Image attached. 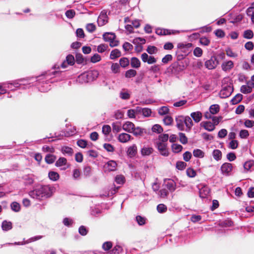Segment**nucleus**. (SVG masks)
<instances>
[{"label": "nucleus", "mask_w": 254, "mask_h": 254, "mask_svg": "<svg viewBox=\"0 0 254 254\" xmlns=\"http://www.w3.org/2000/svg\"><path fill=\"white\" fill-rule=\"evenodd\" d=\"M49 179L53 181H57L60 177L59 174L55 171H50L48 174Z\"/></svg>", "instance_id": "nucleus-32"}, {"label": "nucleus", "mask_w": 254, "mask_h": 254, "mask_svg": "<svg viewBox=\"0 0 254 254\" xmlns=\"http://www.w3.org/2000/svg\"><path fill=\"white\" fill-rule=\"evenodd\" d=\"M185 125L186 127L190 129L193 125L192 121L190 117L189 116H185Z\"/></svg>", "instance_id": "nucleus-37"}, {"label": "nucleus", "mask_w": 254, "mask_h": 254, "mask_svg": "<svg viewBox=\"0 0 254 254\" xmlns=\"http://www.w3.org/2000/svg\"><path fill=\"white\" fill-rule=\"evenodd\" d=\"M131 138V136L126 133H122L118 136V140L122 143H126Z\"/></svg>", "instance_id": "nucleus-21"}, {"label": "nucleus", "mask_w": 254, "mask_h": 254, "mask_svg": "<svg viewBox=\"0 0 254 254\" xmlns=\"http://www.w3.org/2000/svg\"><path fill=\"white\" fill-rule=\"evenodd\" d=\"M193 155L195 157L202 158L204 156V153L199 149H195L193 151Z\"/></svg>", "instance_id": "nucleus-39"}, {"label": "nucleus", "mask_w": 254, "mask_h": 254, "mask_svg": "<svg viewBox=\"0 0 254 254\" xmlns=\"http://www.w3.org/2000/svg\"><path fill=\"white\" fill-rule=\"evenodd\" d=\"M129 93L125 90H123L120 93V97L123 100H127L130 98Z\"/></svg>", "instance_id": "nucleus-44"}, {"label": "nucleus", "mask_w": 254, "mask_h": 254, "mask_svg": "<svg viewBox=\"0 0 254 254\" xmlns=\"http://www.w3.org/2000/svg\"><path fill=\"white\" fill-rule=\"evenodd\" d=\"M117 163L115 161L110 160L104 165V168L108 171H114L116 170Z\"/></svg>", "instance_id": "nucleus-15"}, {"label": "nucleus", "mask_w": 254, "mask_h": 254, "mask_svg": "<svg viewBox=\"0 0 254 254\" xmlns=\"http://www.w3.org/2000/svg\"><path fill=\"white\" fill-rule=\"evenodd\" d=\"M153 151V149L150 147H143L141 150V155L143 156H148L150 155Z\"/></svg>", "instance_id": "nucleus-27"}, {"label": "nucleus", "mask_w": 254, "mask_h": 254, "mask_svg": "<svg viewBox=\"0 0 254 254\" xmlns=\"http://www.w3.org/2000/svg\"><path fill=\"white\" fill-rule=\"evenodd\" d=\"M63 223L67 227H71L73 223V220L71 218H64L63 219Z\"/></svg>", "instance_id": "nucleus-55"}, {"label": "nucleus", "mask_w": 254, "mask_h": 254, "mask_svg": "<svg viewBox=\"0 0 254 254\" xmlns=\"http://www.w3.org/2000/svg\"><path fill=\"white\" fill-rule=\"evenodd\" d=\"M140 62L136 57H132L130 60V65L133 68H138L140 66Z\"/></svg>", "instance_id": "nucleus-26"}, {"label": "nucleus", "mask_w": 254, "mask_h": 254, "mask_svg": "<svg viewBox=\"0 0 254 254\" xmlns=\"http://www.w3.org/2000/svg\"><path fill=\"white\" fill-rule=\"evenodd\" d=\"M227 56L230 58H236L238 56V54L233 52L231 48H227L225 50Z\"/></svg>", "instance_id": "nucleus-50"}, {"label": "nucleus", "mask_w": 254, "mask_h": 254, "mask_svg": "<svg viewBox=\"0 0 254 254\" xmlns=\"http://www.w3.org/2000/svg\"><path fill=\"white\" fill-rule=\"evenodd\" d=\"M203 127L209 131H212L215 129V126L210 122H206L204 123Z\"/></svg>", "instance_id": "nucleus-34"}, {"label": "nucleus", "mask_w": 254, "mask_h": 254, "mask_svg": "<svg viewBox=\"0 0 254 254\" xmlns=\"http://www.w3.org/2000/svg\"><path fill=\"white\" fill-rule=\"evenodd\" d=\"M137 109H139V111L141 110L142 114L144 117H148L151 116L152 112L151 109L147 108H141L140 107H137Z\"/></svg>", "instance_id": "nucleus-36"}, {"label": "nucleus", "mask_w": 254, "mask_h": 254, "mask_svg": "<svg viewBox=\"0 0 254 254\" xmlns=\"http://www.w3.org/2000/svg\"><path fill=\"white\" fill-rule=\"evenodd\" d=\"M190 117L195 123H198L202 118V114L200 112H193L190 114Z\"/></svg>", "instance_id": "nucleus-25"}, {"label": "nucleus", "mask_w": 254, "mask_h": 254, "mask_svg": "<svg viewBox=\"0 0 254 254\" xmlns=\"http://www.w3.org/2000/svg\"><path fill=\"white\" fill-rule=\"evenodd\" d=\"M233 169V165L230 163H225L221 166V173L225 176H229Z\"/></svg>", "instance_id": "nucleus-10"}, {"label": "nucleus", "mask_w": 254, "mask_h": 254, "mask_svg": "<svg viewBox=\"0 0 254 254\" xmlns=\"http://www.w3.org/2000/svg\"><path fill=\"white\" fill-rule=\"evenodd\" d=\"M241 92L244 94H248L251 93L252 90L249 86L248 85H244L241 87Z\"/></svg>", "instance_id": "nucleus-53"}, {"label": "nucleus", "mask_w": 254, "mask_h": 254, "mask_svg": "<svg viewBox=\"0 0 254 254\" xmlns=\"http://www.w3.org/2000/svg\"><path fill=\"white\" fill-rule=\"evenodd\" d=\"M158 194L161 198H166L168 195L169 192L166 189H162L160 190Z\"/></svg>", "instance_id": "nucleus-63"}, {"label": "nucleus", "mask_w": 254, "mask_h": 254, "mask_svg": "<svg viewBox=\"0 0 254 254\" xmlns=\"http://www.w3.org/2000/svg\"><path fill=\"white\" fill-rule=\"evenodd\" d=\"M212 155L215 160L219 161L221 159L222 152L220 150L215 149L212 152Z\"/></svg>", "instance_id": "nucleus-35"}, {"label": "nucleus", "mask_w": 254, "mask_h": 254, "mask_svg": "<svg viewBox=\"0 0 254 254\" xmlns=\"http://www.w3.org/2000/svg\"><path fill=\"white\" fill-rule=\"evenodd\" d=\"M179 135L180 138V141L182 144H185L188 143V138L187 137L185 133L180 132L179 133Z\"/></svg>", "instance_id": "nucleus-54"}, {"label": "nucleus", "mask_w": 254, "mask_h": 254, "mask_svg": "<svg viewBox=\"0 0 254 254\" xmlns=\"http://www.w3.org/2000/svg\"><path fill=\"white\" fill-rule=\"evenodd\" d=\"M199 190V196L202 198H206L210 193V189L207 186H202Z\"/></svg>", "instance_id": "nucleus-13"}, {"label": "nucleus", "mask_w": 254, "mask_h": 254, "mask_svg": "<svg viewBox=\"0 0 254 254\" xmlns=\"http://www.w3.org/2000/svg\"><path fill=\"white\" fill-rule=\"evenodd\" d=\"M146 51L148 54L152 55L156 54L158 51V49L154 46H149L146 49Z\"/></svg>", "instance_id": "nucleus-56"}, {"label": "nucleus", "mask_w": 254, "mask_h": 254, "mask_svg": "<svg viewBox=\"0 0 254 254\" xmlns=\"http://www.w3.org/2000/svg\"><path fill=\"white\" fill-rule=\"evenodd\" d=\"M11 210L15 212H18L20 211L21 206L19 203L13 201L10 204Z\"/></svg>", "instance_id": "nucleus-28"}, {"label": "nucleus", "mask_w": 254, "mask_h": 254, "mask_svg": "<svg viewBox=\"0 0 254 254\" xmlns=\"http://www.w3.org/2000/svg\"><path fill=\"white\" fill-rule=\"evenodd\" d=\"M103 38L104 41L110 43L116 38V35L114 33L111 32H107L103 35Z\"/></svg>", "instance_id": "nucleus-22"}, {"label": "nucleus", "mask_w": 254, "mask_h": 254, "mask_svg": "<svg viewBox=\"0 0 254 254\" xmlns=\"http://www.w3.org/2000/svg\"><path fill=\"white\" fill-rule=\"evenodd\" d=\"M167 145V143L162 142H157L156 143V146L160 153L164 156H168L169 155Z\"/></svg>", "instance_id": "nucleus-9"}, {"label": "nucleus", "mask_w": 254, "mask_h": 254, "mask_svg": "<svg viewBox=\"0 0 254 254\" xmlns=\"http://www.w3.org/2000/svg\"><path fill=\"white\" fill-rule=\"evenodd\" d=\"M219 62L217 58L215 56H212L209 60H207L204 64L206 68L209 70L215 69Z\"/></svg>", "instance_id": "nucleus-6"}, {"label": "nucleus", "mask_w": 254, "mask_h": 254, "mask_svg": "<svg viewBox=\"0 0 254 254\" xmlns=\"http://www.w3.org/2000/svg\"><path fill=\"white\" fill-rule=\"evenodd\" d=\"M134 127V125L132 122L129 121L126 122L122 126V128L125 131L129 133H131L133 131Z\"/></svg>", "instance_id": "nucleus-20"}, {"label": "nucleus", "mask_w": 254, "mask_h": 254, "mask_svg": "<svg viewBox=\"0 0 254 254\" xmlns=\"http://www.w3.org/2000/svg\"><path fill=\"white\" fill-rule=\"evenodd\" d=\"M192 44L191 43H188L187 44L179 43L178 45V48L179 49L178 51L181 53H184V55L186 56L189 53V52L186 51V49L190 48Z\"/></svg>", "instance_id": "nucleus-19"}, {"label": "nucleus", "mask_w": 254, "mask_h": 254, "mask_svg": "<svg viewBox=\"0 0 254 254\" xmlns=\"http://www.w3.org/2000/svg\"><path fill=\"white\" fill-rule=\"evenodd\" d=\"M112 127H113V131L114 133H118L121 131L122 130V126L120 122H116V123H113L112 124Z\"/></svg>", "instance_id": "nucleus-30"}, {"label": "nucleus", "mask_w": 254, "mask_h": 254, "mask_svg": "<svg viewBox=\"0 0 254 254\" xmlns=\"http://www.w3.org/2000/svg\"><path fill=\"white\" fill-rule=\"evenodd\" d=\"M20 84L17 81L5 82L0 83V95L4 94L7 92V89L13 90L14 88H17Z\"/></svg>", "instance_id": "nucleus-5"}, {"label": "nucleus", "mask_w": 254, "mask_h": 254, "mask_svg": "<svg viewBox=\"0 0 254 254\" xmlns=\"http://www.w3.org/2000/svg\"><path fill=\"white\" fill-rule=\"evenodd\" d=\"M137 74L136 71L134 69H129L126 71L125 73V77L126 78H131L134 77Z\"/></svg>", "instance_id": "nucleus-43"}, {"label": "nucleus", "mask_w": 254, "mask_h": 254, "mask_svg": "<svg viewBox=\"0 0 254 254\" xmlns=\"http://www.w3.org/2000/svg\"><path fill=\"white\" fill-rule=\"evenodd\" d=\"M136 221L139 225H143L146 222V218L144 217L138 215L136 217Z\"/></svg>", "instance_id": "nucleus-60"}, {"label": "nucleus", "mask_w": 254, "mask_h": 254, "mask_svg": "<svg viewBox=\"0 0 254 254\" xmlns=\"http://www.w3.org/2000/svg\"><path fill=\"white\" fill-rule=\"evenodd\" d=\"M220 110L219 106L217 104L211 105L209 108V111L212 115L217 114Z\"/></svg>", "instance_id": "nucleus-41"}, {"label": "nucleus", "mask_w": 254, "mask_h": 254, "mask_svg": "<svg viewBox=\"0 0 254 254\" xmlns=\"http://www.w3.org/2000/svg\"><path fill=\"white\" fill-rule=\"evenodd\" d=\"M137 153V146L135 144H133L128 147L127 150V155L130 157L134 156Z\"/></svg>", "instance_id": "nucleus-23"}, {"label": "nucleus", "mask_w": 254, "mask_h": 254, "mask_svg": "<svg viewBox=\"0 0 254 254\" xmlns=\"http://www.w3.org/2000/svg\"><path fill=\"white\" fill-rule=\"evenodd\" d=\"M58 71H54L47 73L46 75H41L37 77L28 78L27 80L29 81L28 84L33 83L36 81L37 83L35 85L38 86L39 90L42 92H47L51 89L50 83H52L50 80L52 78V75H55L58 73Z\"/></svg>", "instance_id": "nucleus-1"}, {"label": "nucleus", "mask_w": 254, "mask_h": 254, "mask_svg": "<svg viewBox=\"0 0 254 254\" xmlns=\"http://www.w3.org/2000/svg\"><path fill=\"white\" fill-rule=\"evenodd\" d=\"M66 62H67V64L72 65L74 64L75 62V59L73 56L71 55H68L66 57Z\"/></svg>", "instance_id": "nucleus-51"}, {"label": "nucleus", "mask_w": 254, "mask_h": 254, "mask_svg": "<svg viewBox=\"0 0 254 254\" xmlns=\"http://www.w3.org/2000/svg\"><path fill=\"white\" fill-rule=\"evenodd\" d=\"M91 168L89 166H86L83 168V174L86 177H89L91 174Z\"/></svg>", "instance_id": "nucleus-58"}, {"label": "nucleus", "mask_w": 254, "mask_h": 254, "mask_svg": "<svg viewBox=\"0 0 254 254\" xmlns=\"http://www.w3.org/2000/svg\"><path fill=\"white\" fill-rule=\"evenodd\" d=\"M119 63L121 66L125 68L129 65V61L127 58L123 57L120 59Z\"/></svg>", "instance_id": "nucleus-33"}, {"label": "nucleus", "mask_w": 254, "mask_h": 254, "mask_svg": "<svg viewBox=\"0 0 254 254\" xmlns=\"http://www.w3.org/2000/svg\"><path fill=\"white\" fill-rule=\"evenodd\" d=\"M56 159V157L55 155L49 154H47L45 157V161L48 164H52L54 163Z\"/></svg>", "instance_id": "nucleus-40"}, {"label": "nucleus", "mask_w": 254, "mask_h": 254, "mask_svg": "<svg viewBox=\"0 0 254 254\" xmlns=\"http://www.w3.org/2000/svg\"><path fill=\"white\" fill-rule=\"evenodd\" d=\"M169 112V109L167 106H162L158 109V113L160 115H167Z\"/></svg>", "instance_id": "nucleus-45"}, {"label": "nucleus", "mask_w": 254, "mask_h": 254, "mask_svg": "<svg viewBox=\"0 0 254 254\" xmlns=\"http://www.w3.org/2000/svg\"><path fill=\"white\" fill-rule=\"evenodd\" d=\"M111 69L113 73L116 74L120 72V65L118 63H112Z\"/></svg>", "instance_id": "nucleus-38"}, {"label": "nucleus", "mask_w": 254, "mask_h": 254, "mask_svg": "<svg viewBox=\"0 0 254 254\" xmlns=\"http://www.w3.org/2000/svg\"><path fill=\"white\" fill-rule=\"evenodd\" d=\"M254 36V33L251 30H247L244 32L243 37L248 39H252Z\"/></svg>", "instance_id": "nucleus-47"}, {"label": "nucleus", "mask_w": 254, "mask_h": 254, "mask_svg": "<svg viewBox=\"0 0 254 254\" xmlns=\"http://www.w3.org/2000/svg\"><path fill=\"white\" fill-rule=\"evenodd\" d=\"M242 99V95L240 94H237L231 100L233 104L239 103Z\"/></svg>", "instance_id": "nucleus-61"}, {"label": "nucleus", "mask_w": 254, "mask_h": 254, "mask_svg": "<svg viewBox=\"0 0 254 254\" xmlns=\"http://www.w3.org/2000/svg\"><path fill=\"white\" fill-rule=\"evenodd\" d=\"M144 129L140 127H134L133 129V131L131 133L133 134L134 135L137 136H142L143 134Z\"/></svg>", "instance_id": "nucleus-31"}, {"label": "nucleus", "mask_w": 254, "mask_h": 254, "mask_svg": "<svg viewBox=\"0 0 254 254\" xmlns=\"http://www.w3.org/2000/svg\"><path fill=\"white\" fill-rule=\"evenodd\" d=\"M173 121V118L170 116H166L163 119V122L165 125H171Z\"/></svg>", "instance_id": "nucleus-62"}, {"label": "nucleus", "mask_w": 254, "mask_h": 254, "mask_svg": "<svg viewBox=\"0 0 254 254\" xmlns=\"http://www.w3.org/2000/svg\"><path fill=\"white\" fill-rule=\"evenodd\" d=\"M123 251L122 247L117 245L111 251L112 254H119Z\"/></svg>", "instance_id": "nucleus-64"}, {"label": "nucleus", "mask_w": 254, "mask_h": 254, "mask_svg": "<svg viewBox=\"0 0 254 254\" xmlns=\"http://www.w3.org/2000/svg\"><path fill=\"white\" fill-rule=\"evenodd\" d=\"M35 179V176L33 174H28L24 175L22 179L27 185H31L33 184Z\"/></svg>", "instance_id": "nucleus-18"}, {"label": "nucleus", "mask_w": 254, "mask_h": 254, "mask_svg": "<svg viewBox=\"0 0 254 254\" xmlns=\"http://www.w3.org/2000/svg\"><path fill=\"white\" fill-rule=\"evenodd\" d=\"M157 210L159 213H162L167 211V208L165 204H159L157 206Z\"/></svg>", "instance_id": "nucleus-52"}, {"label": "nucleus", "mask_w": 254, "mask_h": 254, "mask_svg": "<svg viewBox=\"0 0 254 254\" xmlns=\"http://www.w3.org/2000/svg\"><path fill=\"white\" fill-rule=\"evenodd\" d=\"M188 65V61L186 60L183 61H176L170 65V68L173 73L177 74L182 72Z\"/></svg>", "instance_id": "nucleus-4"}, {"label": "nucleus", "mask_w": 254, "mask_h": 254, "mask_svg": "<svg viewBox=\"0 0 254 254\" xmlns=\"http://www.w3.org/2000/svg\"><path fill=\"white\" fill-rule=\"evenodd\" d=\"M152 130L153 132H156L157 133H160L163 132V129L160 125L156 124L152 127Z\"/></svg>", "instance_id": "nucleus-48"}, {"label": "nucleus", "mask_w": 254, "mask_h": 254, "mask_svg": "<svg viewBox=\"0 0 254 254\" xmlns=\"http://www.w3.org/2000/svg\"><path fill=\"white\" fill-rule=\"evenodd\" d=\"M234 67V63L232 61L224 62L221 64L222 69L224 71H228L232 69Z\"/></svg>", "instance_id": "nucleus-17"}, {"label": "nucleus", "mask_w": 254, "mask_h": 254, "mask_svg": "<svg viewBox=\"0 0 254 254\" xmlns=\"http://www.w3.org/2000/svg\"><path fill=\"white\" fill-rule=\"evenodd\" d=\"M177 127L180 130H183L185 128V116H179L176 118Z\"/></svg>", "instance_id": "nucleus-14"}, {"label": "nucleus", "mask_w": 254, "mask_h": 254, "mask_svg": "<svg viewBox=\"0 0 254 254\" xmlns=\"http://www.w3.org/2000/svg\"><path fill=\"white\" fill-rule=\"evenodd\" d=\"M169 139V135L168 134H162L159 136L158 142H162L166 143Z\"/></svg>", "instance_id": "nucleus-59"}, {"label": "nucleus", "mask_w": 254, "mask_h": 254, "mask_svg": "<svg viewBox=\"0 0 254 254\" xmlns=\"http://www.w3.org/2000/svg\"><path fill=\"white\" fill-rule=\"evenodd\" d=\"M1 227L3 231H8L12 229V223L11 222H8L6 220H4L2 222L1 224Z\"/></svg>", "instance_id": "nucleus-29"}, {"label": "nucleus", "mask_w": 254, "mask_h": 254, "mask_svg": "<svg viewBox=\"0 0 254 254\" xmlns=\"http://www.w3.org/2000/svg\"><path fill=\"white\" fill-rule=\"evenodd\" d=\"M233 92V87L232 85H225L222 87V89L220 91V97L221 98H225L231 95Z\"/></svg>", "instance_id": "nucleus-7"}, {"label": "nucleus", "mask_w": 254, "mask_h": 254, "mask_svg": "<svg viewBox=\"0 0 254 254\" xmlns=\"http://www.w3.org/2000/svg\"><path fill=\"white\" fill-rule=\"evenodd\" d=\"M186 173L187 176L190 178H193L196 175L195 171L191 168L187 169Z\"/></svg>", "instance_id": "nucleus-57"}, {"label": "nucleus", "mask_w": 254, "mask_h": 254, "mask_svg": "<svg viewBox=\"0 0 254 254\" xmlns=\"http://www.w3.org/2000/svg\"><path fill=\"white\" fill-rule=\"evenodd\" d=\"M183 146L181 145L173 143L172 145V150L173 152L177 153L182 151Z\"/></svg>", "instance_id": "nucleus-42"}, {"label": "nucleus", "mask_w": 254, "mask_h": 254, "mask_svg": "<svg viewBox=\"0 0 254 254\" xmlns=\"http://www.w3.org/2000/svg\"><path fill=\"white\" fill-rule=\"evenodd\" d=\"M108 21L107 11L106 10H102L99 15L97 19V23L99 26H102L105 25Z\"/></svg>", "instance_id": "nucleus-8"}, {"label": "nucleus", "mask_w": 254, "mask_h": 254, "mask_svg": "<svg viewBox=\"0 0 254 254\" xmlns=\"http://www.w3.org/2000/svg\"><path fill=\"white\" fill-rule=\"evenodd\" d=\"M55 165L58 167L64 166V167L61 169L62 170H64L66 169L68 167L67 165V160L64 157H60L56 161Z\"/></svg>", "instance_id": "nucleus-16"}, {"label": "nucleus", "mask_w": 254, "mask_h": 254, "mask_svg": "<svg viewBox=\"0 0 254 254\" xmlns=\"http://www.w3.org/2000/svg\"><path fill=\"white\" fill-rule=\"evenodd\" d=\"M62 152L64 154H67L69 156H71L73 153V149L68 146H64L62 148Z\"/></svg>", "instance_id": "nucleus-49"}, {"label": "nucleus", "mask_w": 254, "mask_h": 254, "mask_svg": "<svg viewBox=\"0 0 254 254\" xmlns=\"http://www.w3.org/2000/svg\"><path fill=\"white\" fill-rule=\"evenodd\" d=\"M164 185L171 192H173L176 189V183L171 179H165Z\"/></svg>", "instance_id": "nucleus-12"}, {"label": "nucleus", "mask_w": 254, "mask_h": 254, "mask_svg": "<svg viewBox=\"0 0 254 254\" xmlns=\"http://www.w3.org/2000/svg\"><path fill=\"white\" fill-rule=\"evenodd\" d=\"M122 56L121 52L118 49L112 50L110 53V58L111 60H115Z\"/></svg>", "instance_id": "nucleus-24"}, {"label": "nucleus", "mask_w": 254, "mask_h": 254, "mask_svg": "<svg viewBox=\"0 0 254 254\" xmlns=\"http://www.w3.org/2000/svg\"><path fill=\"white\" fill-rule=\"evenodd\" d=\"M98 75L97 70L88 71L80 74L76 79V82L80 84L92 82L97 78Z\"/></svg>", "instance_id": "nucleus-3"}, {"label": "nucleus", "mask_w": 254, "mask_h": 254, "mask_svg": "<svg viewBox=\"0 0 254 254\" xmlns=\"http://www.w3.org/2000/svg\"><path fill=\"white\" fill-rule=\"evenodd\" d=\"M141 59L143 62L147 63L149 64H155L157 62L156 58L153 56H148L146 53L141 54Z\"/></svg>", "instance_id": "nucleus-11"}, {"label": "nucleus", "mask_w": 254, "mask_h": 254, "mask_svg": "<svg viewBox=\"0 0 254 254\" xmlns=\"http://www.w3.org/2000/svg\"><path fill=\"white\" fill-rule=\"evenodd\" d=\"M254 166V161L249 160V161L246 162L244 163V168L246 170L249 171Z\"/></svg>", "instance_id": "nucleus-46"}, {"label": "nucleus", "mask_w": 254, "mask_h": 254, "mask_svg": "<svg viewBox=\"0 0 254 254\" xmlns=\"http://www.w3.org/2000/svg\"><path fill=\"white\" fill-rule=\"evenodd\" d=\"M54 187L50 185H38L35 186L33 190L29 191V195L39 200L51 197L54 191Z\"/></svg>", "instance_id": "nucleus-2"}]
</instances>
